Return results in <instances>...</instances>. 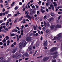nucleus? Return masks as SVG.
Here are the masks:
<instances>
[{
	"label": "nucleus",
	"mask_w": 62,
	"mask_h": 62,
	"mask_svg": "<svg viewBox=\"0 0 62 62\" xmlns=\"http://www.w3.org/2000/svg\"><path fill=\"white\" fill-rule=\"evenodd\" d=\"M27 13H29L28 12V11H26L25 12V14H27Z\"/></svg>",
	"instance_id": "nucleus-46"
},
{
	"label": "nucleus",
	"mask_w": 62,
	"mask_h": 62,
	"mask_svg": "<svg viewBox=\"0 0 62 62\" xmlns=\"http://www.w3.org/2000/svg\"><path fill=\"white\" fill-rule=\"evenodd\" d=\"M62 38V33H60L58 34L56 36L54 37L52 40H59L60 38Z\"/></svg>",
	"instance_id": "nucleus-1"
},
{
	"label": "nucleus",
	"mask_w": 62,
	"mask_h": 62,
	"mask_svg": "<svg viewBox=\"0 0 62 62\" xmlns=\"http://www.w3.org/2000/svg\"><path fill=\"white\" fill-rule=\"evenodd\" d=\"M14 44L15 45H16V42H15L14 43Z\"/></svg>",
	"instance_id": "nucleus-64"
},
{
	"label": "nucleus",
	"mask_w": 62,
	"mask_h": 62,
	"mask_svg": "<svg viewBox=\"0 0 62 62\" xmlns=\"http://www.w3.org/2000/svg\"><path fill=\"white\" fill-rule=\"evenodd\" d=\"M39 11H37V14H39Z\"/></svg>",
	"instance_id": "nucleus-58"
},
{
	"label": "nucleus",
	"mask_w": 62,
	"mask_h": 62,
	"mask_svg": "<svg viewBox=\"0 0 62 62\" xmlns=\"http://www.w3.org/2000/svg\"><path fill=\"white\" fill-rule=\"evenodd\" d=\"M25 8L26 9H28V6H27V5H26Z\"/></svg>",
	"instance_id": "nucleus-62"
},
{
	"label": "nucleus",
	"mask_w": 62,
	"mask_h": 62,
	"mask_svg": "<svg viewBox=\"0 0 62 62\" xmlns=\"http://www.w3.org/2000/svg\"><path fill=\"white\" fill-rule=\"evenodd\" d=\"M43 31H45V30H46V29H45V27H44L42 28Z\"/></svg>",
	"instance_id": "nucleus-30"
},
{
	"label": "nucleus",
	"mask_w": 62,
	"mask_h": 62,
	"mask_svg": "<svg viewBox=\"0 0 62 62\" xmlns=\"http://www.w3.org/2000/svg\"><path fill=\"white\" fill-rule=\"evenodd\" d=\"M11 14H9L7 16V18H8L9 17V16H11Z\"/></svg>",
	"instance_id": "nucleus-38"
},
{
	"label": "nucleus",
	"mask_w": 62,
	"mask_h": 62,
	"mask_svg": "<svg viewBox=\"0 0 62 62\" xmlns=\"http://www.w3.org/2000/svg\"><path fill=\"white\" fill-rule=\"evenodd\" d=\"M21 35L22 36H23V30H22L21 31Z\"/></svg>",
	"instance_id": "nucleus-16"
},
{
	"label": "nucleus",
	"mask_w": 62,
	"mask_h": 62,
	"mask_svg": "<svg viewBox=\"0 0 62 62\" xmlns=\"http://www.w3.org/2000/svg\"><path fill=\"white\" fill-rule=\"evenodd\" d=\"M0 3H3V0H1L0 1Z\"/></svg>",
	"instance_id": "nucleus-50"
},
{
	"label": "nucleus",
	"mask_w": 62,
	"mask_h": 62,
	"mask_svg": "<svg viewBox=\"0 0 62 62\" xmlns=\"http://www.w3.org/2000/svg\"><path fill=\"white\" fill-rule=\"evenodd\" d=\"M2 15H3V14L2 13H0V16H2Z\"/></svg>",
	"instance_id": "nucleus-60"
},
{
	"label": "nucleus",
	"mask_w": 62,
	"mask_h": 62,
	"mask_svg": "<svg viewBox=\"0 0 62 62\" xmlns=\"http://www.w3.org/2000/svg\"><path fill=\"white\" fill-rule=\"evenodd\" d=\"M48 18V16H47L45 15L43 17L44 19H47Z\"/></svg>",
	"instance_id": "nucleus-12"
},
{
	"label": "nucleus",
	"mask_w": 62,
	"mask_h": 62,
	"mask_svg": "<svg viewBox=\"0 0 62 62\" xmlns=\"http://www.w3.org/2000/svg\"><path fill=\"white\" fill-rule=\"evenodd\" d=\"M38 33L39 34H41V32L40 31H38Z\"/></svg>",
	"instance_id": "nucleus-59"
},
{
	"label": "nucleus",
	"mask_w": 62,
	"mask_h": 62,
	"mask_svg": "<svg viewBox=\"0 0 62 62\" xmlns=\"http://www.w3.org/2000/svg\"><path fill=\"white\" fill-rule=\"evenodd\" d=\"M21 27L22 28H20L21 29V30H22V29H23V28H24V26H23V25H22L21 26Z\"/></svg>",
	"instance_id": "nucleus-31"
},
{
	"label": "nucleus",
	"mask_w": 62,
	"mask_h": 62,
	"mask_svg": "<svg viewBox=\"0 0 62 62\" xmlns=\"http://www.w3.org/2000/svg\"><path fill=\"white\" fill-rule=\"evenodd\" d=\"M5 25V23H3L1 25Z\"/></svg>",
	"instance_id": "nucleus-42"
},
{
	"label": "nucleus",
	"mask_w": 62,
	"mask_h": 62,
	"mask_svg": "<svg viewBox=\"0 0 62 62\" xmlns=\"http://www.w3.org/2000/svg\"><path fill=\"white\" fill-rule=\"evenodd\" d=\"M50 24H49V23H47L46 24V27H50Z\"/></svg>",
	"instance_id": "nucleus-15"
},
{
	"label": "nucleus",
	"mask_w": 62,
	"mask_h": 62,
	"mask_svg": "<svg viewBox=\"0 0 62 62\" xmlns=\"http://www.w3.org/2000/svg\"><path fill=\"white\" fill-rule=\"evenodd\" d=\"M16 13L17 14H20V15H21V14L20 13V12H19V11H18Z\"/></svg>",
	"instance_id": "nucleus-35"
},
{
	"label": "nucleus",
	"mask_w": 62,
	"mask_h": 62,
	"mask_svg": "<svg viewBox=\"0 0 62 62\" xmlns=\"http://www.w3.org/2000/svg\"><path fill=\"white\" fill-rule=\"evenodd\" d=\"M53 6H57V4H56V3L55 2H53Z\"/></svg>",
	"instance_id": "nucleus-25"
},
{
	"label": "nucleus",
	"mask_w": 62,
	"mask_h": 62,
	"mask_svg": "<svg viewBox=\"0 0 62 62\" xmlns=\"http://www.w3.org/2000/svg\"><path fill=\"white\" fill-rule=\"evenodd\" d=\"M44 46H46L47 45V41H45L44 43Z\"/></svg>",
	"instance_id": "nucleus-8"
},
{
	"label": "nucleus",
	"mask_w": 62,
	"mask_h": 62,
	"mask_svg": "<svg viewBox=\"0 0 62 62\" xmlns=\"http://www.w3.org/2000/svg\"><path fill=\"white\" fill-rule=\"evenodd\" d=\"M61 27V25H59L58 24H57L56 26V27L57 28H60Z\"/></svg>",
	"instance_id": "nucleus-13"
},
{
	"label": "nucleus",
	"mask_w": 62,
	"mask_h": 62,
	"mask_svg": "<svg viewBox=\"0 0 62 62\" xmlns=\"http://www.w3.org/2000/svg\"><path fill=\"white\" fill-rule=\"evenodd\" d=\"M62 8V6H59L57 7V8L59 9V8Z\"/></svg>",
	"instance_id": "nucleus-33"
},
{
	"label": "nucleus",
	"mask_w": 62,
	"mask_h": 62,
	"mask_svg": "<svg viewBox=\"0 0 62 62\" xmlns=\"http://www.w3.org/2000/svg\"><path fill=\"white\" fill-rule=\"evenodd\" d=\"M32 46H31V45H30L28 49L29 50V51H32Z\"/></svg>",
	"instance_id": "nucleus-7"
},
{
	"label": "nucleus",
	"mask_w": 62,
	"mask_h": 62,
	"mask_svg": "<svg viewBox=\"0 0 62 62\" xmlns=\"http://www.w3.org/2000/svg\"><path fill=\"white\" fill-rule=\"evenodd\" d=\"M58 14H61L62 13V12H58Z\"/></svg>",
	"instance_id": "nucleus-54"
},
{
	"label": "nucleus",
	"mask_w": 62,
	"mask_h": 62,
	"mask_svg": "<svg viewBox=\"0 0 62 62\" xmlns=\"http://www.w3.org/2000/svg\"><path fill=\"white\" fill-rule=\"evenodd\" d=\"M33 28L34 29V30H37V28H36V26H33Z\"/></svg>",
	"instance_id": "nucleus-28"
},
{
	"label": "nucleus",
	"mask_w": 62,
	"mask_h": 62,
	"mask_svg": "<svg viewBox=\"0 0 62 62\" xmlns=\"http://www.w3.org/2000/svg\"><path fill=\"white\" fill-rule=\"evenodd\" d=\"M5 10V9L4 8H3L2 10V11L3 12H4Z\"/></svg>",
	"instance_id": "nucleus-53"
},
{
	"label": "nucleus",
	"mask_w": 62,
	"mask_h": 62,
	"mask_svg": "<svg viewBox=\"0 0 62 62\" xmlns=\"http://www.w3.org/2000/svg\"><path fill=\"white\" fill-rule=\"evenodd\" d=\"M57 49V48L56 47H53L50 50V52H54V51H56Z\"/></svg>",
	"instance_id": "nucleus-5"
},
{
	"label": "nucleus",
	"mask_w": 62,
	"mask_h": 62,
	"mask_svg": "<svg viewBox=\"0 0 62 62\" xmlns=\"http://www.w3.org/2000/svg\"><path fill=\"white\" fill-rule=\"evenodd\" d=\"M9 24V21H8V20H7V22L6 23V26H7Z\"/></svg>",
	"instance_id": "nucleus-20"
},
{
	"label": "nucleus",
	"mask_w": 62,
	"mask_h": 62,
	"mask_svg": "<svg viewBox=\"0 0 62 62\" xmlns=\"http://www.w3.org/2000/svg\"><path fill=\"white\" fill-rule=\"evenodd\" d=\"M51 16H52V17H54V14L53 13H51Z\"/></svg>",
	"instance_id": "nucleus-21"
},
{
	"label": "nucleus",
	"mask_w": 62,
	"mask_h": 62,
	"mask_svg": "<svg viewBox=\"0 0 62 62\" xmlns=\"http://www.w3.org/2000/svg\"><path fill=\"white\" fill-rule=\"evenodd\" d=\"M25 6V4H23V6L22 7L23 8H25V7H24Z\"/></svg>",
	"instance_id": "nucleus-61"
},
{
	"label": "nucleus",
	"mask_w": 62,
	"mask_h": 62,
	"mask_svg": "<svg viewBox=\"0 0 62 62\" xmlns=\"http://www.w3.org/2000/svg\"><path fill=\"white\" fill-rule=\"evenodd\" d=\"M3 28V26H1L0 27V32L2 31V29Z\"/></svg>",
	"instance_id": "nucleus-24"
},
{
	"label": "nucleus",
	"mask_w": 62,
	"mask_h": 62,
	"mask_svg": "<svg viewBox=\"0 0 62 62\" xmlns=\"http://www.w3.org/2000/svg\"><path fill=\"white\" fill-rule=\"evenodd\" d=\"M29 14V13H28L27 14V15L24 16L25 18H28L29 19L30 21H31V17L29 15H28Z\"/></svg>",
	"instance_id": "nucleus-6"
},
{
	"label": "nucleus",
	"mask_w": 62,
	"mask_h": 62,
	"mask_svg": "<svg viewBox=\"0 0 62 62\" xmlns=\"http://www.w3.org/2000/svg\"><path fill=\"white\" fill-rule=\"evenodd\" d=\"M5 38H6V40H8V39H9V37H8V36H7Z\"/></svg>",
	"instance_id": "nucleus-26"
},
{
	"label": "nucleus",
	"mask_w": 62,
	"mask_h": 62,
	"mask_svg": "<svg viewBox=\"0 0 62 62\" xmlns=\"http://www.w3.org/2000/svg\"><path fill=\"white\" fill-rule=\"evenodd\" d=\"M19 4L20 5H22V2H20Z\"/></svg>",
	"instance_id": "nucleus-49"
},
{
	"label": "nucleus",
	"mask_w": 62,
	"mask_h": 62,
	"mask_svg": "<svg viewBox=\"0 0 62 62\" xmlns=\"http://www.w3.org/2000/svg\"><path fill=\"white\" fill-rule=\"evenodd\" d=\"M37 51H38V50H36L35 51V52L34 53L33 55V56H35V55L36 54V53H37Z\"/></svg>",
	"instance_id": "nucleus-18"
},
{
	"label": "nucleus",
	"mask_w": 62,
	"mask_h": 62,
	"mask_svg": "<svg viewBox=\"0 0 62 62\" xmlns=\"http://www.w3.org/2000/svg\"><path fill=\"white\" fill-rule=\"evenodd\" d=\"M50 7H51V8H53L54 7V6H53V5L52 4H51L50 5Z\"/></svg>",
	"instance_id": "nucleus-45"
},
{
	"label": "nucleus",
	"mask_w": 62,
	"mask_h": 62,
	"mask_svg": "<svg viewBox=\"0 0 62 62\" xmlns=\"http://www.w3.org/2000/svg\"><path fill=\"white\" fill-rule=\"evenodd\" d=\"M60 18H61V16H60L58 18V20H59V19H60Z\"/></svg>",
	"instance_id": "nucleus-55"
},
{
	"label": "nucleus",
	"mask_w": 62,
	"mask_h": 62,
	"mask_svg": "<svg viewBox=\"0 0 62 62\" xmlns=\"http://www.w3.org/2000/svg\"><path fill=\"white\" fill-rule=\"evenodd\" d=\"M35 8V6L34 5H33V6H32V8Z\"/></svg>",
	"instance_id": "nucleus-48"
},
{
	"label": "nucleus",
	"mask_w": 62,
	"mask_h": 62,
	"mask_svg": "<svg viewBox=\"0 0 62 62\" xmlns=\"http://www.w3.org/2000/svg\"><path fill=\"white\" fill-rule=\"evenodd\" d=\"M52 62H56V61L55 60H53Z\"/></svg>",
	"instance_id": "nucleus-32"
},
{
	"label": "nucleus",
	"mask_w": 62,
	"mask_h": 62,
	"mask_svg": "<svg viewBox=\"0 0 62 62\" xmlns=\"http://www.w3.org/2000/svg\"><path fill=\"white\" fill-rule=\"evenodd\" d=\"M0 6L1 8H3V4H1L0 5Z\"/></svg>",
	"instance_id": "nucleus-57"
},
{
	"label": "nucleus",
	"mask_w": 62,
	"mask_h": 62,
	"mask_svg": "<svg viewBox=\"0 0 62 62\" xmlns=\"http://www.w3.org/2000/svg\"><path fill=\"white\" fill-rule=\"evenodd\" d=\"M24 56H25V55H24V54H23L22 55V57H23V59H24Z\"/></svg>",
	"instance_id": "nucleus-37"
},
{
	"label": "nucleus",
	"mask_w": 62,
	"mask_h": 62,
	"mask_svg": "<svg viewBox=\"0 0 62 62\" xmlns=\"http://www.w3.org/2000/svg\"><path fill=\"white\" fill-rule=\"evenodd\" d=\"M26 40L27 41H32L31 38L30 37H27L26 38Z\"/></svg>",
	"instance_id": "nucleus-4"
},
{
	"label": "nucleus",
	"mask_w": 62,
	"mask_h": 62,
	"mask_svg": "<svg viewBox=\"0 0 62 62\" xmlns=\"http://www.w3.org/2000/svg\"><path fill=\"white\" fill-rule=\"evenodd\" d=\"M23 16L22 17H21L19 20V21H20L22 20V19H23Z\"/></svg>",
	"instance_id": "nucleus-34"
},
{
	"label": "nucleus",
	"mask_w": 62,
	"mask_h": 62,
	"mask_svg": "<svg viewBox=\"0 0 62 62\" xmlns=\"http://www.w3.org/2000/svg\"><path fill=\"white\" fill-rule=\"evenodd\" d=\"M27 43L26 41L24 40L22 41V43L21 42L19 44V48L20 49H22V46H23L24 47L26 45Z\"/></svg>",
	"instance_id": "nucleus-2"
},
{
	"label": "nucleus",
	"mask_w": 62,
	"mask_h": 62,
	"mask_svg": "<svg viewBox=\"0 0 62 62\" xmlns=\"http://www.w3.org/2000/svg\"><path fill=\"white\" fill-rule=\"evenodd\" d=\"M3 22V20H1L0 21V24H1V23H2Z\"/></svg>",
	"instance_id": "nucleus-41"
},
{
	"label": "nucleus",
	"mask_w": 62,
	"mask_h": 62,
	"mask_svg": "<svg viewBox=\"0 0 62 62\" xmlns=\"http://www.w3.org/2000/svg\"><path fill=\"white\" fill-rule=\"evenodd\" d=\"M15 3V2H13L12 3V4L11 5V6H13V5H14V4Z\"/></svg>",
	"instance_id": "nucleus-39"
},
{
	"label": "nucleus",
	"mask_w": 62,
	"mask_h": 62,
	"mask_svg": "<svg viewBox=\"0 0 62 62\" xmlns=\"http://www.w3.org/2000/svg\"><path fill=\"white\" fill-rule=\"evenodd\" d=\"M41 1H39V2H38V4H39V5H40V4H41Z\"/></svg>",
	"instance_id": "nucleus-44"
},
{
	"label": "nucleus",
	"mask_w": 62,
	"mask_h": 62,
	"mask_svg": "<svg viewBox=\"0 0 62 62\" xmlns=\"http://www.w3.org/2000/svg\"><path fill=\"white\" fill-rule=\"evenodd\" d=\"M44 25L46 27V22L44 21Z\"/></svg>",
	"instance_id": "nucleus-27"
},
{
	"label": "nucleus",
	"mask_w": 62,
	"mask_h": 62,
	"mask_svg": "<svg viewBox=\"0 0 62 62\" xmlns=\"http://www.w3.org/2000/svg\"><path fill=\"white\" fill-rule=\"evenodd\" d=\"M48 21L49 22H51L52 21H54V18L53 17H52L51 18L49 19Z\"/></svg>",
	"instance_id": "nucleus-9"
},
{
	"label": "nucleus",
	"mask_w": 62,
	"mask_h": 62,
	"mask_svg": "<svg viewBox=\"0 0 62 62\" xmlns=\"http://www.w3.org/2000/svg\"><path fill=\"white\" fill-rule=\"evenodd\" d=\"M9 12V11H6L5 12V14H7Z\"/></svg>",
	"instance_id": "nucleus-36"
},
{
	"label": "nucleus",
	"mask_w": 62,
	"mask_h": 62,
	"mask_svg": "<svg viewBox=\"0 0 62 62\" xmlns=\"http://www.w3.org/2000/svg\"><path fill=\"white\" fill-rule=\"evenodd\" d=\"M15 32H17L18 31V30H15Z\"/></svg>",
	"instance_id": "nucleus-63"
},
{
	"label": "nucleus",
	"mask_w": 62,
	"mask_h": 62,
	"mask_svg": "<svg viewBox=\"0 0 62 62\" xmlns=\"http://www.w3.org/2000/svg\"><path fill=\"white\" fill-rule=\"evenodd\" d=\"M6 41V39L5 38H4L3 39V40L2 42H3L4 43Z\"/></svg>",
	"instance_id": "nucleus-29"
},
{
	"label": "nucleus",
	"mask_w": 62,
	"mask_h": 62,
	"mask_svg": "<svg viewBox=\"0 0 62 62\" xmlns=\"http://www.w3.org/2000/svg\"><path fill=\"white\" fill-rule=\"evenodd\" d=\"M43 10L42 9H41V11H42V13H44L45 10H44L43 11Z\"/></svg>",
	"instance_id": "nucleus-23"
},
{
	"label": "nucleus",
	"mask_w": 62,
	"mask_h": 62,
	"mask_svg": "<svg viewBox=\"0 0 62 62\" xmlns=\"http://www.w3.org/2000/svg\"><path fill=\"white\" fill-rule=\"evenodd\" d=\"M49 59V57H45L43 58V60L45 61V60H47Z\"/></svg>",
	"instance_id": "nucleus-10"
},
{
	"label": "nucleus",
	"mask_w": 62,
	"mask_h": 62,
	"mask_svg": "<svg viewBox=\"0 0 62 62\" xmlns=\"http://www.w3.org/2000/svg\"><path fill=\"white\" fill-rule=\"evenodd\" d=\"M35 7L36 8H39V6H37V5H36L35 6Z\"/></svg>",
	"instance_id": "nucleus-52"
},
{
	"label": "nucleus",
	"mask_w": 62,
	"mask_h": 62,
	"mask_svg": "<svg viewBox=\"0 0 62 62\" xmlns=\"http://www.w3.org/2000/svg\"><path fill=\"white\" fill-rule=\"evenodd\" d=\"M18 50V48H17L16 49H15L13 50L12 52V53L13 54H14L15 53V52H16V51Z\"/></svg>",
	"instance_id": "nucleus-11"
},
{
	"label": "nucleus",
	"mask_w": 62,
	"mask_h": 62,
	"mask_svg": "<svg viewBox=\"0 0 62 62\" xmlns=\"http://www.w3.org/2000/svg\"><path fill=\"white\" fill-rule=\"evenodd\" d=\"M25 55L26 57H29V55L27 53H25Z\"/></svg>",
	"instance_id": "nucleus-19"
},
{
	"label": "nucleus",
	"mask_w": 62,
	"mask_h": 62,
	"mask_svg": "<svg viewBox=\"0 0 62 62\" xmlns=\"http://www.w3.org/2000/svg\"><path fill=\"white\" fill-rule=\"evenodd\" d=\"M21 56H22V55H21V54H20L18 56H17H17H16V58H20V57H21Z\"/></svg>",
	"instance_id": "nucleus-17"
},
{
	"label": "nucleus",
	"mask_w": 62,
	"mask_h": 62,
	"mask_svg": "<svg viewBox=\"0 0 62 62\" xmlns=\"http://www.w3.org/2000/svg\"><path fill=\"white\" fill-rule=\"evenodd\" d=\"M38 28L40 30H41V28L40 26H39L38 27Z\"/></svg>",
	"instance_id": "nucleus-47"
},
{
	"label": "nucleus",
	"mask_w": 62,
	"mask_h": 62,
	"mask_svg": "<svg viewBox=\"0 0 62 62\" xmlns=\"http://www.w3.org/2000/svg\"><path fill=\"white\" fill-rule=\"evenodd\" d=\"M14 9L16 10L18 9V6H16V7H15Z\"/></svg>",
	"instance_id": "nucleus-22"
},
{
	"label": "nucleus",
	"mask_w": 62,
	"mask_h": 62,
	"mask_svg": "<svg viewBox=\"0 0 62 62\" xmlns=\"http://www.w3.org/2000/svg\"><path fill=\"white\" fill-rule=\"evenodd\" d=\"M58 53V52H54L53 53H50V54L51 55H54V54H55V55L53 56V58H56V57H57V56H58V55H56V54H57Z\"/></svg>",
	"instance_id": "nucleus-3"
},
{
	"label": "nucleus",
	"mask_w": 62,
	"mask_h": 62,
	"mask_svg": "<svg viewBox=\"0 0 62 62\" xmlns=\"http://www.w3.org/2000/svg\"><path fill=\"white\" fill-rule=\"evenodd\" d=\"M16 27V28H17V29H18V30H19L20 29V28H19V27Z\"/></svg>",
	"instance_id": "nucleus-51"
},
{
	"label": "nucleus",
	"mask_w": 62,
	"mask_h": 62,
	"mask_svg": "<svg viewBox=\"0 0 62 62\" xmlns=\"http://www.w3.org/2000/svg\"><path fill=\"white\" fill-rule=\"evenodd\" d=\"M11 36L12 37H13V36H15V34H11Z\"/></svg>",
	"instance_id": "nucleus-40"
},
{
	"label": "nucleus",
	"mask_w": 62,
	"mask_h": 62,
	"mask_svg": "<svg viewBox=\"0 0 62 62\" xmlns=\"http://www.w3.org/2000/svg\"><path fill=\"white\" fill-rule=\"evenodd\" d=\"M30 15L31 16H32V17H33V16L32 15H33V13H30Z\"/></svg>",
	"instance_id": "nucleus-56"
},
{
	"label": "nucleus",
	"mask_w": 62,
	"mask_h": 62,
	"mask_svg": "<svg viewBox=\"0 0 62 62\" xmlns=\"http://www.w3.org/2000/svg\"><path fill=\"white\" fill-rule=\"evenodd\" d=\"M55 26L54 25L51 26L50 27L51 29H53L54 28Z\"/></svg>",
	"instance_id": "nucleus-14"
},
{
	"label": "nucleus",
	"mask_w": 62,
	"mask_h": 62,
	"mask_svg": "<svg viewBox=\"0 0 62 62\" xmlns=\"http://www.w3.org/2000/svg\"><path fill=\"white\" fill-rule=\"evenodd\" d=\"M46 33H48L49 32V30H46Z\"/></svg>",
	"instance_id": "nucleus-43"
}]
</instances>
